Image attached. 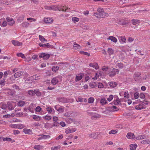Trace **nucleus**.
Returning a JSON list of instances; mask_svg holds the SVG:
<instances>
[{
	"instance_id": "f257e3e1",
	"label": "nucleus",
	"mask_w": 150,
	"mask_h": 150,
	"mask_svg": "<svg viewBox=\"0 0 150 150\" xmlns=\"http://www.w3.org/2000/svg\"><path fill=\"white\" fill-rule=\"evenodd\" d=\"M39 57L40 58H43L44 60H47L50 56V55L48 54L45 53H42L38 54Z\"/></svg>"
},
{
	"instance_id": "f03ea898",
	"label": "nucleus",
	"mask_w": 150,
	"mask_h": 150,
	"mask_svg": "<svg viewBox=\"0 0 150 150\" xmlns=\"http://www.w3.org/2000/svg\"><path fill=\"white\" fill-rule=\"evenodd\" d=\"M62 76H59L55 77L53 78L51 80V83L54 85H55L59 82V79L62 80Z\"/></svg>"
},
{
	"instance_id": "7ed1b4c3",
	"label": "nucleus",
	"mask_w": 150,
	"mask_h": 150,
	"mask_svg": "<svg viewBox=\"0 0 150 150\" xmlns=\"http://www.w3.org/2000/svg\"><path fill=\"white\" fill-rule=\"evenodd\" d=\"M97 13L99 15L100 17H105V15L103 11V9L102 8H99L97 9Z\"/></svg>"
},
{
	"instance_id": "20e7f679",
	"label": "nucleus",
	"mask_w": 150,
	"mask_h": 150,
	"mask_svg": "<svg viewBox=\"0 0 150 150\" xmlns=\"http://www.w3.org/2000/svg\"><path fill=\"white\" fill-rule=\"evenodd\" d=\"M13 102H8L7 103V108L9 110H12L14 109V107L13 104Z\"/></svg>"
},
{
	"instance_id": "39448f33",
	"label": "nucleus",
	"mask_w": 150,
	"mask_h": 150,
	"mask_svg": "<svg viewBox=\"0 0 150 150\" xmlns=\"http://www.w3.org/2000/svg\"><path fill=\"white\" fill-rule=\"evenodd\" d=\"M119 72V70L118 69L114 68L109 73V76L110 77L113 76L116 74V73H118Z\"/></svg>"
},
{
	"instance_id": "423d86ee",
	"label": "nucleus",
	"mask_w": 150,
	"mask_h": 150,
	"mask_svg": "<svg viewBox=\"0 0 150 150\" xmlns=\"http://www.w3.org/2000/svg\"><path fill=\"white\" fill-rule=\"evenodd\" d=\"M77 113L76 112L70 111L66 113V116L67 117H74L77 115Z\"/></svg>"
},
{
	"instance_id": "0eeeda50",
	"label": "nucleus",
	"mask_w": 150,
	"mask_h": 150,
	"mask_svg": "<svg viewBox=\"0 0 150 150\" xmlns=\"http://www.w3.org/2000/svg\"><path fill=\"white\" fill-rule=\"evenodd\" d=\"M126 137L128 139H137V138H136L134 135V134L133 133H132L131 132H128L127 133Z\"/></svg>"
},
{
	"instance_id": "6e6552de",
	"label": "nucleus",
	"mask_w": 150,
	"mask_h": 150,
	"mask_svg": "<svg viewBox=\"0 0 150 150\" xmlns=\"http://www.w3.org/2000/svg\"><path fill=\"white\" fill-rule=\"evenodd\" d=\"M6 19L8 22V24L10 25H12L15 23V21L12 18L7 17Z\"/></svg>"
},
{
	"instance_id": "1a4fd4ad",
	"label": "nucleus",
	"mask_w": 150,
	"mask_h": 150,
	"mask_svg": "<svg viewBox=\"0 0 150 150\" xmlns=\"http://www.w3.org/2000/svg\"><path fill=\"white\" fill-rule=\"evenodd\" d=\"M146 108V106L144 104L142 103L139 105H137L136 107L135 108L137 110H141L142 109H145Z\"/></svg>"
},
{
	"instance_id": "9d476101",
	"label": "nucleus",
	"mask_w": 150,
	"mask_h": 150,
	"mask_svg": "<svg viewBox=\"0 0 150 150\" xmlns=\"http://www.w3.org/2000/svg\"><path fill=\"white\" fill-rule=\"evenodd\" d=\"M83 76V74L82 73H80L78 74L76 76L75 78V81L77 82L81 79Z\"/></svg>"
},
{
	"instance_id": "9b49d317",
	"label": "nucleus",
	"mask_w": 150,
	"mask_h": 150,
	"mask_svg": "<svg viewBox=\"0 0 150 150\" xmlns=\"http://www.w3.org/2000/svg\"><path fill=\"white\" fill-rule=\"evenodd\" d=\"M76 130V129L75 128H71L70 127H68L66 129V134L74 132Z\"/></svg>"
},
{
	"instance_id": "f8f14e48",
	"label": "nucleus",
	"mask_w": 150,
	"mask_h": 150,
	"mask_svg": "<svg viewBox=\"0 0 150 150\" xmlns=\"http://www.w3.org/2000/svg\"><path fill=\"white\" fill-rule=\"evenodd\" d=\"M140 75L141 73L139 72L136 73L134 74V78L136 81H137L140 78Z\"/></svg>"
},
{
	"instance_id": "ddd939ff",
	"label": "nucleus",
	"mask_w": 150,
	"mask_h": 150,
	"mask_svg": "<svg viewBox=\"0 0 150 150\" xmlns=\"http://www.w3.org/2000/svg\"><path fill=\"white\" fill-rule=\"evenodd\" d=\"M23 71H21L18 72L14 74V77L16 78H18L22 75L23 74Z\"/></svg>"
},
{
	"instance_id": "4468645a",
	"label": "nucleus",
	"mask_w": 150,
	"mask_h": 150,
	"mask_svg": "<svg viewBox=\"0 0 150 150\" xmlns=\"http://www.w3.org/2000/svg\"><path fill=\"white\" fill-rule=\"evenodd\" d=\"M73 47L75 50L78 51L81 48V46L79 45L76 44V42L74 43Z\"/></svg>"
},
{
	"instance_id": "2eb2a0df",
	"label": "nucleus",
	"mask_w": 150,
	"mask_h": 150,
	"mask_svg": "<svg viewBox=\"0 0 150 150\" xmlns=\"http://www.w3.org/2000/svg\"><path fill=\"white\" fill-rule=\"evenodd\" d=\"M101 115L99 114L96 113H93L92 117H91V119L93 120L96 119L101 117Z\"/></svg>"
},
{
	"instance_id": "dca6fc26",
	"label": "nucleus",
	"mask_w": 150,
	"mask_h": 150,
	"mask_svg": "<svg viewBox=\"0 0 150 150\" xmlns=\"http://www.w3.org/2000/svg\"><path fill=\"white\" fill-rule=\"evenodd\" d=\"M98 135V134L97 133H93L91 134H89V136L91 138L95 139L98 138L97 137V136Z\"/></svg>"
},
{
	"instance_id": "f3484780",
	"label": "nucleus",
	"mask_w": 150,
	"mask_h": 150,
	"mask_svg": "<svg viewBox=\"0 0 150 150\" xmlns=\"http://www.w3.org/2000/svg\"><path fill=\"white\" fill-rule=\"evenodd\" d=\"M12 43L15 46H20L22 45V43L18 41L13 40L12 41Z\"/></svg>"
},
{
	"instance_id": "a211bd4d",
	"label": "nucleus",
	"mask_w": 150,
	"mask_h": 150,
	"mask_svg": "<svg viewBox=\"0 0 150 150\" xmlns=\"http://www.w3.org/2000/svg\"><path fill=\"white\" fill-rule=\"evenodd\" d=\"M108 40H110L116 43L117 41V39L115 37L112 36H110L108 38Z\"/></svg>"
},
{
	"instance_id": "6ab92c4d",
	"label": "nucleus",
	"mask_w": 150,
	"mask_h": 150,
	"mask_svg": "<svg viewBox=\"0 0 150 150\" xmlns=\"http://www.w3.org/2000/svg\"><path fill=\"white\" fill-rule=\"evenodd\" d=\"M89 65L90 67H93L96 69H98L99 67V66L97 63L93 64L90 63L89 64Z\"/></svg>"
},
{
	"instance_id": "aec40b11",
	"label": "nucleus",
	"mask_w": 150,
	"mask_h": 150,
	"mask_svg": "<svg viewBox=\"0 0 150 150\" xmlns=\"http://www.w3.org/2000/svg\"><path fill=\"white\" fill-rule=\"evenodd\" d=\"M50 137V136L49 135H42L41 137L38 138V140H39L40 139H46L47 138H49Z\"/></svg>"
},
{
	"instance_id": "412c9836",
	"label": "nucleus",
	"mask_w": 150,
	"mask_h": 150,
	"mask_svg": "<svg viewBox=\"0 0 150 150\" xmlns=\"http://www.w3.org/2000/svg\"><path fill=\"white\" fill-rule=\"evenodd\" d=\"M74 121V119L68 117L66 118V123L70 124L73 121Z\"/></svg>"
},
{
	"instance_id": "4be33fe9",
	"label": "nucleus",
	"mask_w": 150,
	"mask_h": 150,
	"mask_svg": "<svg viewBox=\"0 0 150 150\" xmlns=\"http://www.w3.org/2000/svg\"><path fill=\"white\" fill-rule=\"evenodd\" d=\"M130 149L131 150H135L137 147V145L136 144H131L129 145Z\"/></svg>"
},
{
	"instance_id": "5701e85b",
	"label": "nucleus",
	"mask_w": 150,
	"mask_h": 150,
	"mask_svg": "<svg viewBox=\"0 0 150 150\" xmlns=\"http://www.w3.org/2000/svg\"><path fill=\"white\" fill-rule=\"evenodd\" d=\"M52 18H45L44 21L46 23H51L52 22Z\"/></svg>"
},
{
	"instance_id": "b1692460",
	"label": "nucleus",
	"mask_w": 150,
	"mask_h": 150,
	"mask_svg": "<svg viewBox=\"0 0 150 150\" xmlns=\"http://www.w3.org/2000/svg\"><path fill=\"white\" fill-rule=\"evenodd\" d=\"M39 45L40 47H46L47 48H49L51 46V45H49V43H47V44H45L40 43L39 44Z\"/></svg>"
},
{
	"instance_id": "393cba45",
	"label": "nucleus",
	"mask_w": 150,
	"mask_h": 150,
	"mask_svg": "<svg viewBox=\"0 0 150 150\" xmlns=\"http://www.w3.org/2000/svg\"><path fill=\"white\" fill-rule=\"evenodd\" d=\"M107 102V100L104 98H102L100 101V103L103 105L106 104Z\"/></svg>"
},
{
	"instance_id": "a878e982",
	"label": "nucleus",
	"mask_w": 150,
	"mask_h": 150,
	"mask_svg": "<svg viewBox=\"0 0 150 150\" xmlns=\"http://www.w3.org/2000/svg\"><path fill=\"white\" fill-rule=\"evenodd\" d=\"M35 94L38 96H40L42 95L41 93L40 92L38 89H35Z\"/></svg>"
},
{
	"instance_id": "bb28decb",
	"label": "nucleus",
	"mask_w": 150,
	"mask_h": 150,
	"mask_svg": "<svg viewBox=\"0 0 150 150\" xmlns=\"http://www.w3.org/2000/svg\"><path fill=\"white\" fill-rule=\"evenodd\" d=\"M150 143V139L146 140H143L141 141V143L142 144H149Z\"/></svg>"
},
{
	"instance_id": "cd10ccee",
	"label": "nucleus",
	"mask_w": 150,
	"mask_h": 150,
	"mask_svg": "<svg viewBox=\"0 0 150 150\" xmlns=\"http://www.w3.org/2000/svg\"><path fill=\"white\" fill-rule=\"evenodd\" d=\"M23 132L26 134H30L31 132V130L25 128L23 129Z\"/></svg>"
},
{
	"instance_id": "c85d7f7f",
	"label": "nucleus",
	"mask_w": 150,
	"mask_h": 150,
	"mask_svg": "<svg viewBox=\"0 0 150 150\" xmlns=\"http://www.w3.org/2000/svg\"><path fill=\"white\" fill-rule=\"evenodd\" d=\"M108 84L110 87L112 88L115 87L117 85L116 83L114 82H109L108 83Z\"/></svg>"
},
{
	"instance_id": "c756f323",
	"label": "nucleus",
	"mask_w": 150,
	"mask_h": 150,
	"mask_svg": "<svg viewBox=\"0 0 150 150\" xmlns=\"http://www.w3.org/2000/svg\"><path fill=\"white\" fill-rule=\"evenodd\" d=\"M43 148V146H40V145H35L34 147V148L35 149L38 150H40L41 149H42Z\"/></svg>"
},
{
	"instance_id": "7c9ffc66",
	"label": "nucleus",
	"mask_w": 150,
	"mask_h": 150,
	"mask_svg": "<svg viewBox=\"0 0 150 150\" xmlns=\"http://www.w3.org/2000/svg\"><path fill=\"white\" fill-rule=\"evenodd\" d=\"M25 104V102L24 101H19L17 103V105L20 107H22Z\"/></svg>"
},
{
	"instance_id": "2f4dec72",
	"label": "nucleus",
	"mask_w": 150,
	"mask_h": 150,
	"mask_svg": "<svg viewBox=\"0 0 150 150\" xmlns=\"http://www.w3.org/2000/svg\"><path fill=\"white\" fill-rule=\"evenodd\" d=\"M33 118L34 120L36 121L40 120H41V117L36 115H33Z\"/></svg>"
},
{
	"instance_id": "473e14b6",
	"label": "nucleus",
	"mask_w": 150,
	"mask_h": 150,
	"mask_svg": "<svg viewBox=\"0 0 150 150\" xmlns=\"http://www.w3.org/2000/svg\"><path fill=\"white\" fill-rule=\"evenodd\" d=\"M139 21L137 19H133L132 20V22L133 25H135L139 23Z\"/></svg>"
},
{
	"instance_id": "72a5a7b5",
	"label": "nucleus",
	"mask_w": 150,
	"mask_h": 150,
	"mask_svg": "<svg viewBox=\"0 0 150 150\" xmlns=\"http://www.w3.org/2000/svg\"><path fill=\"white\" fill-rule=\"evenodd\" d=\"M107 52L109 55H111L114 52L113 50L110 48H109L108 49Z\"/></svg>"
},
{
	"instance_id": "f704fd0d",
	"label": "nucleus",
	"mask_w": 150,
	"mask_h": 150,
	"mask_svg": "<svg viewBox=\"0 0 150 150\" xmlns=\"http://www.w3.org/2000/svg\"><path fill=\"white\" fill-rule=\"evenodd\" d=\"M28 93L29 95L32 96H34L35 94V89L34 91L32 90L28 91Z\"/></svg>"
},
{
	"instance_id": "c9c22d12",
	"label": "nucleus",
	"mask_w": 150,
	"mask_h": 150,
	"mask_svg": "<svg viewBox=\"0 0 150 150\" xmlns=\"http://www.w3.org/2000/svg\"><path fill=\"white\" fill-rule=\"evenodd\" d=\"M72 20L74 22V23H75L76 22H78L79 19L77 17H73L72 18Z\"/></svg>"
},
{
	"instance_id": "e433bc0d",
	"label": "nucleus",
	"mask_w": 150,
	"mask_h": 150,
	"mask_svg": "<svg viewBox=\"0 0 150 150\" xmlns=\"http://www.w3.org/2000/svg\"><path fill=\"white\" fill-rule=\"evenodd\" d=\"M52 69L53 71L56 72L58 70L59 68L57 66H54L52 67Z\"/></svg>"
},
{
	"instance_id": "4c0bfd02",
	"label": "nucleus",
	"mask_w": 150,
	"mask_h": 150,
	"mask_svg": "<svg viewBox=\"0 0 150 150\" xmlns=\"http://www.w3.org/2000/svg\"><path fill=\"white\" fill-rule=\"evenodd\" d=\"M51 124H50L49 123H47L45 125V128H52V126L51 125Z\"/></svg>"
},
{
	"instance_id": "58836bf2",
	"label": "nucleus",
	"mask_w": 150,
	"mask_h": 150,
	"mask_svg": "<svg viewBox=\"0 0 150 150\" xmlns=\"http://www.w3.org/2000/svg\"><path fill=\"white\" fill-rule=\"evenodd\" d=\"M89 86L92 88H94L96 86V84L95 82L90 83L89 84Z\"/></svg>"
},
{
	"instance_id": "ea45409f",
	"label": "nucleus",
	"mask_w": 150,
	"mask_h": 150,
	"mask_svg": "<svg viewBox=\"0 0 150 150\" xmlns=\"http://www.w3.org/2000/svg\"><path fill=\"white\" fill-rule=\"evenodd\" d=\"M7 108V105L4 103H2L1 106V108L4 110H5Z\"/></svg>"
},
{
	"instance_id": "a19ab883",
	"label": "nucleus",
	"mask_w": 150,
	"mask_h": 150,
	"mask_svg": "<svg viewBox=\"0 0 150 150\" xmlns=\"http://www.w3.org/2000/svg\"><path fill=\"white\" fill-rule=\"evenodd\" d=\"M29 23L27 22H25L22 23L21 25L23 27H27L29 25Z\"/></svg>"
},
{
	"instance_id": "79ce46f5",
	"label": "nucleus",
	"mask_w": 150,
	"mask_h": 150,
	"mask_svg": "<svg viewBox=\"0 0 150 150\" xmlns=\"http://www.w3.org/2000/svg\"><path fill=\"white\" fill-rule=\"evenodd\" d=\"M60 146L59 145L56 146H53L51 148L52 150H57L60 149Z\"/></svg>"
},
{
	"instance_id": "37998d69",
	"label": "nucleus",
	"mask_w": 150,
	"mask_h": 150,
	"mask_svg": "<svg viewBox=\"0 0 150 150\" xmlns=\"http://www.w3.org/2000/svg\"><path fill=\"white\" fill-rule=\"evenodd\" d=\"M117 67L120 69H122L123 67V64L121 63H118L117 64Z\"/></svg>"
},
{
	"instance_id": "c03bdc74",
	"label": "nucleus",
	"mask_w": 150,
	"mask_h": 150,
	"mask_svg": "<svg viewBox=\"0 0 150 150\" xmlns=\"http://www.w3.org/2000/svg\"><path fill=\"white\" fill-rule=\"evenodd\" d=\"M17 55L18 57H21L22 58H25V57L24 56V55L21 53H17Z\"/></svg>"
},
{
	"instance_id": "a18cd8bd",
	"label": "nucleus",
	"mask_w": 150,
	"mask_h": 150,
	"mask_svg": "<svg viewBox=\"0 0 150 150\" xmlns=\"http://www.w3.org/2000/svg\"><path fill=\"white\" fill-rule=\"evenodd\" d=\"M39 38L42 42L45 41H47V40H46L41 35H39Z\"/></svg>"
},
{
	"instance_id": "49530a36",
	"label": "nucleus",
	"mask_w": 150,
	"mask_h": 150,
	"mask_svg": "<svg viewBox=\"0 0 150 150\" xmlns=\"http://www.w3.org/2000/svg\"><path fill=\"white\" fill-rule=\"evenodd\" d=\"M94 99L93 98L90 97L88 98V103H92L94 101Z\"/></svg>"
},
{
	"instance_id": "de8ad7c7",
	"label": "nucleus",
	"mask_w": 150,
	"mask_h": 150,
	"mask_svg": "<svg viewBox=\"0 0 150 150\" xmlns=\"http://www.w3.org/2000/svg\"><path fill=\"white\" fill-rule=\"evenodd\" d=\"M139 97V94L138 92H135L134 94V97L136 99H137Z\"/></svg>"
},
{
	"instance_id": "09e8293b",
	"label": "nucleus",
	"mask_w": 150,
	"mask_h": 150,
	"mask_svg": "<svg viewBox=\"0 0 150 150\" xmlns=\"http://www.w3.org/2000/svg\"><path fill=\"white\" fill-rule=\"evenodd\" d=\"M138 139H142L146 138V136L144 135H142L137 137Z\"/></svg>"
},
{
	"instance_id": "8fccbe9b",
	"label": "nucleus",
	"mask_w": 150,
	"mask_h": 150,
	"mask_svg": "<svg viewBox=\"0 0 150 150\" xmlns=\"http://www.w3.org/2000/svg\"><path fill=\"white\" fill-rule=\"evenodd\" d=\"M13 87L15 88L16 90L18 91L21 90V88L16 84L13 85Z\"/></svg>"
},
{
	"instance_id": "3c124183",
	"label": "nucleus",
	"mask_w": 150,
	"mask_h": 150,
	"mask_svg": "<svg viewBox=\"0 0 150 150\" xmlns=\"http://www.w3.org/2000/svg\"><path fill=\"white\" fill-rule=\"evenodd\" d=\"M16 128L22 129L24 127V125H18L17 124Z\"/></svg>"
},
{
	"instance_id": "603ef678",
	"label": "nucleus",
	"mask_w": 150,
	"mask_h": 150,
	"mask_svg": "<svg viewBox=\"0 0 150 150\" xmlns=\"http://www.w3.org/2000/svg\"><path fill=\"white\" fill-rule=\"evenodd\" d=\"M80 53H81V54H83L84 55H86V56H89L90 55V53H88L87 52H84L83 51H80Z\"/></svg>"
},
{
	"instance_id": "864d4df0",
	"label": "nucleus",
	"mask_w": 150,
	"mask_h": 150,
	"mask_svg": "<svg viewBox=\"0 0 150 150\" xmlns=\"http://www.w3.org/2000/svg\"><path fill=\"white\" fill-rule=\"evenodd\" d=\"M39 76L38 74H36L33 76V78L35 80H38L39 79Z\"/></svg>"
},
{
	"instance_id": "5fc2aeb1",
	"label": "nucleus",
	"mask_w": 150,
	"mask_h": 150,
	"mask_svg": "<svg viewBox=\"0 0 150 150\" xmlns=\"http://www.w3.org/2000/svg\"><path fill=\"white\" fill-rule=\"evenodd\" d=\"M117 132V131L115 130H112L110 131L109 132L110 134H114L116 133Z\"/></svg>"
},
{
	"instance_id": "6e6d98bb",
	"label": "nucleus",
	"mask_w": 150,
	"mask_h": 150,
	"mask_svg": "<svg viewBox=\"0 0 150 150\" xmlns=\"http://www.w3.org/2000/svg\"><path fill=\"white\" fill-rule=\"evenodd\" d=\"M44 118H45V119L47 120H51L52 119V117L51 116H48L47 115H46L44 117H43Z\"/></svg>"
},
{
	"instance_id": "4d7b16f0",
	"label": "nucleus",
	"mask_w": 150,
	"mask_h": 150,
	"mask_svg": "<svg viewBox=\"0 0 150 150\" xmlns=\"http://www.w3.org/2000/svg\"><path fill=\"white\" fill-rule=\"evenodd\" d=\"M113 96L112 95H110L109 97L107 98V100L109 101H110L113 98Z\"/></svg>"
},
{
	"instance_id": "13d9d810",
	"label": "nucleus",
	"mask_w": 150,
	"mask_h": 150,
	"mask_svg": "<svg viewBox=\"0 0 150 150\" xmlns=\"http://www.w3.org/2000/svg\"><path fill=\"white\" fill-rule=\"evenodd\" d=\"M120 40L123 42H125L126 41V38L125 37H121Z\"/></svg>"
},
{
	"instance_id": "bf43d9fd",
	"label": "nucleus",
	"mask_w": 150,
	"mask_h": 150,
	"mask_svg": "<svg viewBox=\"0 0 150 150\" xmlns=\"http://www.w3.org/2000/svg\"><path fill=\"white\" fill-rule=\"evenodd\" d=\"M120 100L119 98L117 99L116 101L115 102V104L116 105H119L120 102Z\"/></svg>"
},
{
	"instance_id": "052dcab7",
	"label": "nucleus",
	"mask_w": 150,
	"mask_h": 150,
	"mask_svg": "<svg viewBox=\"0 0 150 150\" xmlns=\"http://www.w3.org/2000/svg\"><path fill=\"white\" fill-rule=\"evenodd\" d=\"M11 139L10 138H4L3 140L4 141H11Z\"/></svg>"
},
{
	"instance_id": "680f3d73",
	"label": "nucleus",
	"mask_w": 150,
	"mask_h": 150,
	"mask_svg": "<svg viewBox=\"0 0 150 150\" xmlns=\"http://www.w3.org/2000/svg\"><path fill=\"white\" fill-rule=\"evenodd\" d=\"M5 79L1 80L0 81V84L1 85L4 86L5 84L6 81H5Z\"/></svg>"
},
{
	"instance_id": "e2e57ef3",
	"label": "nucleus",
	"mask_w": 150,
	"mask_h": 150,
	"mask_svg": "<svg viewBox=\"0 0 150 150\" xmlns=\"http://www.w3.org/2000/svg\"><path fill=\"white\" fill-rule=\"evenodd\" d=\"M53 6H45V8L46 9H51L52 10Z\"/></svg>"
},
{
	"instance_id": "0e129e2a",
	"label": "nucleus",
	"mask_w": 150,
	"mask_h": 150,
	"mask_svg": "<svg viewBox=\"0 0 150 150\" xmlns=\"http://www.w3.org/2000/svg\"><path fill=\"white\" fill-rule=\"evenodd\" d=\"M41 108L39 106H37L35 109V110L37 112H40L41 111Z\"/></svg>"
},
{
	"instance_id": "69168bd1",
	"label": "nucleus",
	"mask_w": 150,
	"mask_h": 150,
	"mask_svg": "<svg viewBox=\"0 0 150 150\" xmlns=\"http://www.w3.org/2000/svg\"><path fill=\"white\" fill-rule=\"evenodd\" d=\"M108 67L103 66L102 68V69L103 71H106L108 70Z\"/></svg>"
},
{
	"instance_id": "338daca9",
	"label": "nucleus",
	"mask_w": 150,
	"mask_h": 150,
	"mask_svg": "<svg viewBox=\"0 0 150 150\" xmlns=\"http://www.w3.org/2000/svg\"><path fill=\"white\" fill-rule=\"evenodd\" d=\"M124 95V97L126 98H128L129 97V95L128 92L126 93V92L125 93Z\"/></svg>"
},
{
	"instance_id": "774afa93",
	"label": "nucleus",
	"mask_w": 150,
	"mask_h": 150,
	"mask_svg": "<svg viewBox=\"0 0 150 150\" xmlns=\"http://www.w3.org/2000/svg\"><path fill=\"white\" fill-rule=\"evenodd\" d=\"M98 86V88H103V84L101 83H99Z\"/></svg>"
}]
</instances>
